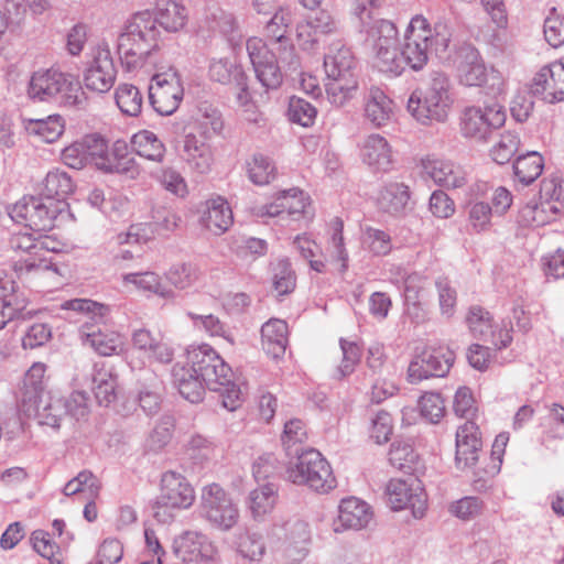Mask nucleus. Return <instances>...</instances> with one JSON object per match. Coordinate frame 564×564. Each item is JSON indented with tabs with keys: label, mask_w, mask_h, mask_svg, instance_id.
Masks as SVG:
<instances>
[{
	"label": "nucleus",
	"mask_w": 564,
	"mask_h": 564,
	"mask_svg": "<svg viewBox=\"0 0 564 564\" xmlns=\"http://www.w3.org/2000/svg\"><path fill=\"white\" fill-rule=\"evenodd\" d=\"M187 21L184 6L174 0H158L154 12L134 13L118 36V54L126 72H151L161 58L158 24L177 32Z\"/></svg>",
	"instance_id": "f257e3e1"
},
{
	"label": "nucleus",
	"mask_w": 564,
	"mask_h": 564,
	"mask_svg": "<svg viewBox=\"0 0 564 564\" xmlns=\"http://www.w3.org/2000/svg\"><path fill=\"white\" fill-rule=\"evenodd\" d=\"M291 13L288 9L275 12L265 23L269 43L260 37H250L246 48L258 80L267 89H275L282 83V68L296 69L295 47L288 36Z\"/></svg>",
	"instance_id": "f03ea898"
},
{
	"label": "nucleus",
	"mask_w": 564,
	"mask_h": 564,
	"mask_svg": "<svg viewBox=\"0 0 564 564\" xmlns=\"http://www.w3.org/2000/svg\"><path fill=\"white\" fill-rule=\"evenodd\" d=\"M187 366L206 384L207 389L220 393L224 408L237 410L243 401L242 391L234 380L231 368L207 344L192 346L187 350Z\"/></svg>",
	"instance_id": "7ed1b4c3"
},
{
	"label": "nucleus",
	"mask_w": 564,
	"mask_h": 564,
	"mask_svg": "<svg viewBox=\"0 0 564 564\" xmlns=\"http://www.w3.org/2000/svg\"><path fill=\"white\" fill-rule=\"evenodd\" d=\"M62 308L79 313V336L84 345L93 348L100 356H112L122 350L121 336L106 326L109 321L108 305L88 300L74 299L62 304Z\"/></svg>",
	"instance_id": "20e7f679"
},
{
	"label": "nucleus",
	"mask_w": 564,
	"mask_h": 564,
	"mask_svg": "<svg viewBox=\"0 0 564 564\" xmlns=\"http://www.w3.org/2000/svg\"><path fill=\"white\" fill-rule=\"evenodd\" d=\"M451 40L452 31L447 24L436 23L431 28L425 18L416 15L406 28L400 53L405 65L420 70L427 64L432 52L438 56L446 53Z\"/></svg>",
	"instance_id": "39448f33"
},
{
	"label": "nucleus",
	"mask_w": 564,
	"mask_h": 564,
	"mask_svg": "<svg viewBox=\"0 0 564 564\" xmlns=\"http://www.w3.org/2000/svg\"><path fill=\"white\" fill-rule=\"evenodd\" d=\"M451 88L449 78L445 74L432 73L425 90H415L411 94L406 105L408 111L422 124L444 122L454 102Z\"/></svg>",
	"instance_id": "423d86ee"
},
{
	"label": "nucleus",
	"mask_w": 564,
	"mask_h": 564,
	"mask_svg": "<svg viewBox=\"0 0 564 564\" xmlns=\"http://www.w3.org/2000/svg\"><path fill=\"white\" fill-rule=\"evenodd\" d=\"M28 96L39 101H58L78 107L84 102V91L78 79L57 68L39 69L31 76Z\"/></svg>",
	"instance_id": "0eeeda50"
},
{
	"label": "nucleus",
	"mask_w": 564,
	"mask_h": 564,
	"mask_svg": "<svg viewBox=\"0 0 564 564\" xmlns=\"http://www.w3.org/2000/svg\"><path fill=\"white\" fill-rule=\"evenodd\" d=\"M295 457L296 462L286 468V477L290 481L295 485H305L321 494L335 488L336 479L330 465L318 451L306 448Z\"/></svg>",
	"instance_id": "6e6552de"
},
{
	"label": "nucleus",
	"mask_w": 564,
	"mask_h": 564,
	"mask_svg": "<svg viewBox=\"0 0 564 564\" xmlns=\"http://www.w3.org/2000/svg\"><path fill=\"white\" fill-rule=\"evenodd\" d=\"M195 500L194 489L184 476L166 471L161 478V489L153 503V517L161 523H169L175 510L189 508Z\"/></svg>",
	"instance_id": "1a4fd4ad"
},
{
	"label": "nucleus",
	"mask_w": 564,
	"mask_h": 564,
	"mask_svg": "<svg viewBox=\"0 0 564 564\" xmlns=\"http://www.w3.org/2000/svg\"><path fill=\"white\" fill-rule=\"evenodd\" d=\"M161 58L158 61L160 63ZM153 70L151 84L149 86V100L153 109L162 115L170 116L174 113L180 107L181 101L184 97V87L180 74L176 69L169 67L165 69L164 66H156L148 74ZM145 70H139L138 73Z\"/></svg>",
	"instance_id": "9d476101"
},
{
	"label": "nucleus",
	"mask_w": 564,
	"mask_h": 564,
	"mask_svg": "<svg viewBox=\"0 0 564 564\" xmlns=\"http://www.w3.org/2000/svg\"><path fill=\"white\" fill-rule=\"evenodd\" d=\"M58 204L45 202L43 197L25 195L7 207L9 217L34 232L48 231L61 213Z\"/></svg>",
	"instance_id": "9b49d317"
},
{
	"label": "nucleus",
	"mask_w": 564,
	"mask_h": 564,
	"mask_svg": "<svg viewBox=\"0 0 564 564\" xmlns=\"http://www.w3.org/2000/svg\"><path fill=\"white\" fill-rule=\"evenodd\" d=\"M506 118V109L497 100L469 106L462 112L460 132L465 138L487 141L492 131L505 124Z\"/></svg>",
	"instance_id": "f8f14e48"
},
{
	"label": "nucleus",
	"mask_w": 564,
	"mask_h": 564,
	"mask_svg": "<svg viewBox=\"0 0 564 564\" xmlns=\"http://www.w3.org/2000/svg\"><path fill=\"white\" fill-rule=\"evenodd\" d=\"M202 512L205 519L221 531H229L239 520V510L231 497L217 484L202 491Z\"/></svg>",
	"instance_id": "ddd939ff"
},
{
	"label": "nucleus",
	"mask_w": 564,
	"mask_h": 564,
	"mask_svg": "<svg viewBox=\"0 0 564 564\" xmlns=\"http://www.w3.org/2000/svg\"><path fill=\"white\" fill-rule=\"evenodd\" d=\"M388 505L393 511L410 509L415 519H422L427 508V496L415 477L391 479L386 486Z\"/></svg>",
	"instance_id": "4468645a"
},
{
	"label": "nucleus",
	"mask_w": 564,
	"mask_h": 564,
	"mask_svg": "<svg viewBox=\"0 0 564 564\" xmlns=\"http://www.w3.org/2000/svg\"><path fill=\"white\" fill-rule=\"evenodd\" d=\"M117 68L109 45L99 43L91 51V59L84 70V85L88 90L104 94L115 85Z\"/></svg>",
	"instance_id": "2eb2a0df"
},
{
	"label": "nucleus",
	"mask_w": 564,
	"mask_h": 564,
	"mask_svg": "<svg viewBox=\"0 0 564 564\" xmlns=\"http://www.w3.org/2000/svg\"><path fill=\"white\" fill-rule=\"evenodd\" d=\"M453 362L454 352L448 348H425L410 362L408 368L409 381L417 383L431 377H445Z\"/></svg>",
	"instance_id": "dca6fc26"
},
{
	"label": "nucleus",
	"mask_w": 564,
	"mask_h": 564,
	"mask_svg": "<svg viewBox=\"0 0 564 564\" xmlns=\"http://www.w3.org/2000/svg\"><path fill=\"white\" fill-rule=\"evenodd\" d=\"M173 553L183 562H217L218 551L209 539L198 531H185L172 545Z\"/></svg>",
	"instance_id": "f3484780"
},
{
	"label": "nucleus",
	"mask_w": 564,
	"mask_h": 564,
	"mask_svg": "<svg viewBox=\"0 0 564 564\" xmlns=\"http://www.w3.org/2000/svg\"><path fill=\"white\" fill-rule=\"evenodd\" d=\"M530 93L554 104L564 100V59L543 66L532 78Z\"/></svg>",
	"instance_id": "a211bd4d"
},
{
	"label": "nucleus",
	"mask_w": 564,
	"mask_h": 564,
	"mask_svg": "<svg viewBox=\"0 0 564 564\" xmlns=\"http://www.w3.org/2000/svg\"><path fill=\"white\" fill-rule=\"evenodd\" d=\"M466 322L473 336L490 343L496 349H502L512 341L510 330L506 327L497 329L489 312L479 306L470 307Z\"/></svg>",
	"instance_id": "6ab92c4d"
},
{
	"label": "nucleus",
	"mask_w": 564,
	"mask_h": 564,
	"mask_svg": "<svg viewBox=\"0 0 564 564\" xmlns=\"http://www.w3.org/2000/svg\"><path fill=\"white\" fill-rule=\"evenodd\" d=\"M373 513L370 506L356 498L349 497L340 501L338 516L333 522V531L343 533L347 530H362L372 520Z\"/></svg>",
	"instance_id": "aec40b11"
},
{
	"label": "nucleus",
	"mask_w": 564,
	"mask_h": 564,
	"mask_svg": "<svg viewBox=\"0 0 564 564\" xmlns=\"http://www.w3.org/2000/svg\"><path fill=\"white\" fill-rule=\"evenodd\" d=\"M481 448V434L475 421H466L457 427L455 463L458 469L474 466Z\"/></svg>",
	"instance_id": "412c9836"
},
{
	"label": "nucleus",
	"mask_w": 564,
	"mask_h": 564,
	"mask_svg": "<svg viewBox=\"0 0 564 564\" xmlns=\"http://www.w3.org/2000/svg\"><path fill=\"white\" fill-rule=\"evenodd\" d=\"M306 198L302 191L291 188L279 194L275 199L261 207V216L279 217L281 221H299L306 213Z\"/></svg>",
	"instance_id": "4be33fe9"
},
{
	"label": "nucleus",
	"mask_w": 564,
	"mask_h": 564,
	"mask_svg": "<svg viewBox=\"0 0 564 564\" xmlns=\"http://www.w3.org/2000/svg\"><path fill=\"white\" fill-rule=\"evenodd\" d=\"M182 159L193 174H208L215 163L212 145L194 133H187L183 139Z\"/></svg>",
	"instance_id": "5701e85b"
},
{
	"label": "nucleus",
	"mask_w": 564,
	"mask_h": 564,
	"mask_svg": "<svg viewBox=\"0 0 564 564\" xmlns=\"http://www.w3.org/2000/svg\"><path fill=\"white\" fill-rule=\"evenodd\" d=\"M340 30V21L325 9L311 13L305 21L296 26L299 40L310 44L318 42L323 36L337 34Z\"/></svg>",
	"instance_id": "b1692460"
},
{
	"label": "nucleus",
	"mask_w": 564,
	"mask_h": 564,
	"mask_svg": "<svg viewBox=\"0 0 564 564\" xmlns=\"http://www.w3.org/2000/svg\"><path fill=\"white\" fill-rule=\"evenodd\" d=\"M392 149L378 133L368 135L360 148L361 161L373 172H388L392 167Z\"/></svg>",
	"instance_id": "393cba45"
},
{
	"label": "nucleus",
	"mask_w": 564,
	"mask_h": 564,
	"mask_svg": "<svg viewBox=\"0 0 564 564\" xmlns=\"http://www.w3.org/2000/svg\"><path fill=\"white\" fill-rule=\"evenodd\" d=\"M422 169L424 174L440 186L459 188L466 183V174L463 169L447 160L429 156L422 160Z\"/></svg>",
	"instance_id": "a878e982"
},
{
	"label": "nucleus",
	"mask_w": 564,
	"mask_h": 564,
	"mask_svg": "<svg viewBox=\"0 0 564 564\" xmlns=\"http://www.w3.org/2000/svg\"><path fill=\"white\" fill-rule=\"evenodd\" d=\"M131 341L133 348L142 351L151 361L169 364L173 360L174 349L149 329H135L132 333Z\"/></svg>",
	"instance_id": "bb28decb"
},
{
	"label": "nucleus",
	"mask_w": 564,
	"mask_h": 564,
	"mask_svg": "<svg viewBox=\"0 0 564 564\" xmlns=\"http://www.w3.org/2000/svg\"><path fill=\"white\" fill-rule=\"evenodd\" d=\"M564 215V203L534 199L527 203L519 213L520 221L525 226L541 227L557 220Z\"/></svg>",
	"instance_id": "cd10ccee"
},
{
	"label": "nucleus",
	"mask_w": 564,
	"mask_h": 564,
	"mask_svg": "<svg viewBox=\"0 0 564 564\" xmlns=\"http://www.w3.org/2000/svg\"><path fill=\"white\" fill-rule=\"evenodd\" d=\"M172 380L180 394L191 403H198L205 394V382L186 365L180 362L172 368Z\"/></svg>",
	"instance_id": "c85d7f7f"
},
{
	"label": "nucleus",
	"mask_w": 564,
	"mask_h": 564,
	"mask_svg": "<svg viewBox=\"0 0 564 564\" xmlns=\"http://www.w3.org/2000/svg\"><path fill=\"white\" fill-rule=\"evenodd\" d=\"M457 65L458 79L465 86H480L486 82V67L474 47H464L459 51Z\"/></svg>",
	"instance_id": "c756f323"
},
{
	"label": "nucleus",
	"mask_w": 564,
	"mask_h": 564,
	"mask_svg": "<svg viewBox=\"0 0 564 564\" xmlns=\"http://www.w3.org/2000/svg\"><path fill=\"white\" fill-rule=\"evenodd\" d=\"M261 341L269 356L275 359L282 357L289 343L288 324L278 318L269 319L261 327Z\"/></svg>",
	"instance_id": "7c9ffc66"
},
{
	"label": "nucleus",
	"mask_w": 564,
	"mask_h": 564,
	"mask_svg": "<svg viewBox=\"0 0 564 564\" xmlns=\"http://www.w3.org/2000/svg\"><path fill=\"white\" fill-rule=\"evenodd\" d=\"M365 116L375 127H383L393 117V101L382 89L371 87L365 97Z\"/></svg>",
	"instance_id": "2f4dec72"
},
{
	"label": "nucleus",
	"mask_w": 564,
	"mask_h": 564,
	"mask_svg": "<svg viewBox=\"0 0 564 564\" xmlns=\"http://www.w3.org/2000/svg\"><path fill=\"white\" fill-rule=\"evenodd\" d=\"M200 223L215 235H221L228 230L232 224V212L227 200L220 196L207 200Z\"/></svg>",
	"instance_id": "473e14b6"
},
{
	"label": "nucleus",
	"mask_w": 564,
	"mask_h": 564,
	"mask_svg": "<svg viewBox=\"0 0 564 564\" xmlns=\"http://www.w3.org/2000/svg\"><path fill=\"white\" fill-rule=\"evenodd\" d=\"M74 191L70 176L58 169L50 171L42 183V195L45 202H54L62 209L63 200Z\"/></svg>",
	"instance_id": "72a5a7b5"
},
{
	"label": "nucleus",
	"mask_w": 564,
	"mask_h": 564,
	"mask_svg": "<svg viewBox=\"0 0 564 564\" xmlns=\"http://www.w3.org/2000/svg\"><path fill=\"white\" fill-rule=\"evenodd\" d=\"M409 199V187L403 183L391 182L379 191L377 204L382 212L399 215L405 209Z\"/></svg>",
	"instance_id": "f704fd0d"
},
{
	"label": "nucleus",
	"mask_w": 564,
	"mask_h": 564,
	"mask_svg": "<svg viewBox=\"0 0 564 564\" xmlns=\"http://www.w3.org/2000/svg\"><path fill=\"white\" fill-rule=\"evenodd\" d=\"M512 167L516 185L529 186L541 176L544 159L539 152H528L518 156Z\"/></svg>",
	"instance_id": "c9c22d12"
},
{
	"label": "nucleus",
	"mask_w": 564,
	"mask_h": 564,
	"mask_svg": "<svg viewBox=\"0 0 564 564\" xmlns=\"http://www.w3.org/2000/svg\"><path fill=\"white\" fill-rule=\"evenodd\" d=\"M109 167L106 173H118L135 178L139 175V166L129 151L124 140H117L108 151Z\"/></svg>",
	"instance_id": "e433bc0d"
},
{
	"label": "nucleus",
	"mask_w": 564,
	"mask_h": 564,
	"mask_svg": "<svg viewBox=\"0 0 564 564\" xmlns=\"http://www.w3.org/2000/svg\"><path fill=\"white\" fill-rule=\"evenodd\" d=\"M25 131L40 140L52 143L64 132V119L59 115H52L42 119H25Z\"/></svg>",
	"instance_id": "4c0bfd02"
},
{
	"label": "nucleus",
	"mask_w": 564,
	"mask_h": 564,
	"mask_svg": "<svg viewBox=\"0 0 564 564\" xmlns=\"http://www.w3.org/2000/svg\"><path fill=\"white\" fill-rule=\"evenodd\" d=\"M131 144L138 155L149 161L163 162L166 149L154 132L149 130L137 132L131 138Z\"/></svg>",
	"instance_id": "58836bf2"
},
{
	"label": "nucleus",
	"mask_w": 564,
	"mask_h": 564,
	"mask_svg": "<svg viewBox=\"0 0 564 564\" xmlns=\"http://www.w3.org/2000/svg\"><path fill=\"white\" fill-rule=\"evenodd\" d=\"M355 59L348 47L340 46L330 50L324 58L327 78L356 77L354 74Z\"/></svg>",
	"instance_id": "ea45409f"
},
{
	"label": "nucleus",
	"mask_w": 564,
	"mask_h": 564,
	"mask_svg": "<svg viewBox=\"0 0 564 564\" xmlns=\"http://www.w3.org/2000/svg\"><path fill=\"white\" fill-rule=\"evenodd\" d=\"M364 32H367V41L370 43L373 52L397 47L398 30L391 21L384 19L376 20Z\"/></svg>",
	"instance_id": "a19ab883"
},
{
	"label": "nucleus",
	"mask_w": 564,
	"mask_h": 564,
	"mask_svg": "<svg viewBox=\"0 0 564 564\" xmlns=\"http://www.w3.org/2000/svg\"><path fill=\"white\" fill-rule=\"evenodd\" d=\"M246 171L250 182L258 186L270 184L278 174L273 160L262 153H254L246 161Z\"/></svg>",
	"instance_id": "79ce46f5"
},
{
	"label": "nucleus",
	"mask_w": 564,
	"mask_h": 564,
	"mask_svg": "<svg viewBox=\"0 0 564 564\" xmlns=\"http://www.w3.org/2000/svg\"><path fill=\"white\" fill-rule=\"evenodd\" d=\"M276 489L272 484L262 485L249 494L248 507L254 520H262L276 502Z\"/></svg>",
	"instance_id": "37998d69"
},
{
	"label": "nucleus",
	"mask_w": 564,
	"mask_h": 564,
	"mask_svg": "<svg viewBox=\"0 0 564 564\" xmlns=\"http://www.w3.org/2000/svg\"><path fill=\"white\" fill-rule=\"evenodd\" d=\"M139 390V403L148 415L158 413L161 405L163 383L153 372H148Z\"/></svg>",
	"instance_id": "c03bdc74"
},
{
	"label": "nucleus",
	"mask_w": 564,
	"mask_h": 564,
	"mask_svg": "<svg viewBox=\"0 0 564 564\" xmlns=\"http://www.w3.org/2000/svg\"><path fill=\"white\" fill-rule=\"evenodd\" d=\"M307 430L302 420L291 419L285 422L281 441L289 456H296L305 451L303 445L307 442Z\"/></svg>",
	"instance_id": "a18cd8bd"
},
{
	"label": "nucleus",
	"mask_w": 564,
	"mask_h": 564,
	"mask_svg": "<svg viewBox=\"0 0 564 564\" xmlns=\"http://www.w3.org/2000/svg\"><path fill=\"white\" fill-rule=\"evenodd\" d=\"M66 415L64 398L48 392L34 416L39 419L40 424L58 429Z\"/></svg>",
	"instance_id": "49530a36"
},
{
	"label": "nucleus",
	"mask_w": 564,
	"mask_h": 564,
	"mask_svg": "<svg viewBox=\"0 0 564 564\" xmlns=\"http://www.w3.org/2000/svg\"><path fill=\"white\" fill-rule=\"evenodd\" d=\"M243 69L228 58L213 59L209 65V77L223 85H242Z\"/></svg>",
	"instance_id": "de8ad7c7"
},
{
	"label": "nucleus",
	"mask_w": 564,
	"mask_h": 564,
	"mask_svg": "<svg viewBox=\"0 0 564 564\" xmlns=\"http://www.w3.org/2000/svg\"><path fill=\"white\" fill-rule=\"evenodd\" d=\"M118 108L123 115L137 117L141 113L143 96L139 88L132 84H120L115 91Z\"/></svg>",
	"instance_id": "09e8293b"
},
{
	"label": "nucleus",
	"mask_w": 564,
	"mask_h": 564,
	"mask_svg": "<svg viewBox=\"0 0 564 564\" xmlns=\"http://www.w3.org/2000/svg\"><path fill=\"white\" fill-rule=\"evenodd\" d=\"M325 87L329 102L341 107L354 97L358 82L356 77L327 78Z\"/></svg>",
	"instance_id": "8fccbe9b"
},
{
	"label": "nucleus",
	"mask_w": 564,
	"mask_h": 564,
	"mask_svg": "<svg viewBox=\"0 0 564 564\" xmlns=\"http://www.w3.org/2000/svg\"><path fill=\"white\" fill-rule=\"evenodd\" d=\"M126 284H133L137 289L148 291L162 297H170L173 292L161 282V278L151 271L127 273L123 275Z\"/></svg>",
	"instance_id": "3c124183"
},
{
	"label": "nucleus",
	"mask_w": 564,
	"mask_h": 564,
	"mask_svg": "<svg viewBox=\"0 0 564 564\" xmlns=\"http://www.w3.org/2000/svg\"><path fill=\"white\" fill-rule=\"evenodd\" d=\"M88 164H94L98 170L107 172L109 167L108 144L99 134H88L83 138Z\"/></svg>",
	"instance_id": "603ef678"
},
{
	"label": "nucleus",
	"mask_w": 564,
	"mask_h": 564,
	"mask_svg": "<svg viewBox=\"0 0 564 564\" xmlns=\"http://www.w3.org/2000/svg\"><path fill=\"white\" fill-rule=\"evenodd\" d=\"M88 164H94L98 170L107 172L109 167L108 144L99 134H88L83 138Z\"/></svg>",
	"instance_id": "864d4df0"
},
{
	"label": "nucleus",
	"mask_w": 564,
	"mask_h": 564,
	"mask_svg": "<svg viewBox=\"0 0 564 564\" xmlns=\"http://www.w3.org/2000/svg\"><path fill=\"white\" fill-rule=\"evenodd\" d=\"M94 393L100 405H108L116 399L117 378L108 370L98 369L94 377Z\"/></svg>",
	"instance_id": "5fc2aeb1"
},
{
	"label": "nucleus",
	"mask_w": 564,
	"mask_h": 564,
	"mask_svg": "<svg viewBox=\"0 0 564 564\" xmlns=\"http://www.w3.org/2000/svg\"><path fill=\"white\" fill-rule=\"evenodd\" d=\"M361 242L375 256H386L392 249L391 236L384 230L369 226L362 230Z\"/></svg>",
	"instance_id": "6e6d98bb"
},
{
	"label": "nucleus",
	"mask_w": 564,
	"mask_h": 564,
	"mask_svg": "<svg viewBox=\"0 0 564 564\" xmlns=\"http://www.w3.org/2000/svg\"><path fill=\"white\" fill-rule=\"evenodd\" d=\"M417 460V454L411 444L406 442H394L392 443L389 451L390 464L404 471H411L414 469V465Z\"/></svg>",
	"instance_id": "4d7b16f0"
},
{
	"label": "nucleus",
	"mask_w": 564,
	"mask_h": 564,
	"mask_svg": "<svg viewBox=\"0 0 564 564\" xmlns=\"http://www.w3.org/2000/svg\"><path fill=\"white\" fill-rule=\"evenodd\" d=\"M45 390L21 386L17 395L18 408L24 415L31 417L39 413L46 394Z\"/></svg>",
	"instance_id": "13d9d810"
},
{
	"label": "nucleus",
	"mask_w": 564,
	"mask_h": 564,
	"mask_svg": "<svg viewBox=\"0 0 564 564\" xmlns=\"http://www.w3.org/2000/svg\"><path fill=\"white\" fill-rule=\"evenodd\" d=\"M519 145V135L514 132L506 131L490 150L491 159L498 164L508 163L518 151Z\"/></svg>",
	"instance_id": "bf43d9fd"
},
{
	"label": "nucleus",
	"mask_w": 564,
	"mask_h": 564,
	"mask_svg": "<svg viewBox=\"0 0 564 564\" xmlns=\"http://www.w3.org/2000/svg\"><path fill=\"white\" fill-rule=\"evenodd\" d=\"M238 552L250 561H260L265 552L262 535L257 532L246 531L238 538Z\"/></svg>",
	"instance_id": "052dcab7"
},
{
	"label": "nucleus",
	"mask_w": 564,
	"mask_h": 564,
	"mask_svg": "<svg viewBox=\"0 0 564 564\" xmlns=\"http://www.w3.org/2000/svg\"><path fill=\"white\" fill-rule=\"evenodd\" d=\"M99 488L98 479L93 473L83 470L64 486L63 492L65 496L88 492V497H94L98 494Z\"/></svg>",
	"instance_id": "680f3d73"
},
{
	"label": "nucleus",
	"mask_w": 564,
	"mask_h": 564,
	"mask_svg": "<svg viewBox=\"0 0 564 564\" xmlns=\"http://www.w3.org/2000/svg\"><path fill=\"white\" fill-rule=\"evenodd\" d=\"M332 235L328 240L327 251L329 254L341 262L343 270H346L348 262V252L345 248L343 229L344 223L340 218L335 217L330 223Z\"/></svg>",
	"instance_id": "e2e57ef3"
},
{
	"label": "nucleus",
	"mask_w": 564,
	"mask_h": 564,
	"mask_svg": "<svg viewBox=\"0 0 564 564\" xmlns=\"http://www.w3.org/2000/svg\"><path fill=\"white\" fill-rule=\"evenodd\" d=\"M198 269L192 263L174 264L166 272L167 280L180 290L192 286L198 280Z\"/></svg>",
	"instance_id": "0e129e2a"
},
{
	"label": "nucleus",
	"mask_w": 564,
	"mask_h": 564,
	"mask_svg": "<svg viewBox=\"0 0 564 564\" xmlns=\"http://www.w3.org/2000/svg\"><path fill=\"white\" fill-rule=\"evenodd\" d=\"M273 288L278 295H285L295 288V274L288 259H280L273 265Z\"/></svg>",
	"instance_id": "69168bd1"
},
{
	"label": "nucleus",
	"mask_w": 564,
	"mask_h": 564,
	"mask_svg": "<svg viewBox=\"0 0 564 564\" xmlns=\"http://www.w3.org/2000/svg\"><path fill=\"white\" fill-rule=\"evenodd\" d=\"M289 118L292 122L303 127H310L314 123L317 110L307 100L299 97H292L289 104Z\"/></svg>",
	"instance_id": "338daca9"
},
{
	"label": "nucleus",
	"mask_w": 564,
	"mask_h": 564,
	"mask_svg": "<svg viewBox=\"0 0 564 564\" xmlns=\"http://www.w3.org/2000/svg\"><path fill=\"white\" fill-rule=\"evenodd\" d=\"M420 412L431 423H438L445 414V403L437 392H426L419 401Z\"/></svg>",
	"instance_id": "774afa93"
}]
</instances>
